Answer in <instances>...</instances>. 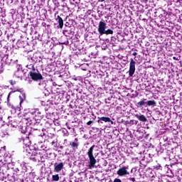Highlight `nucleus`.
<instances>
[{
	"label": "nucleus",
	"mask_w": 182,
	"mask_h": 182,
	"mask_svg": "<svg viewBox=\"0 0 182 182\" xmlns=\"http://www.w3.org/2000/svg\"><path fill=\"white\" fill-rule=\"evenodd\" d=\"M31 114L34 115V117L33 118H28L26 120L31 122L30 124L33 125L35 124L33 121H40L42 119V117H43V114H42V110L39 109H31Z\"/></svg>",
	"instance_id": "obj_1"
},
{
	"label": "nucleus",
	"mask_w": 182,
	"mask_h": 182,
	"mask_svg": "<svg viewBox=\"0 0 182 182\" xmlns=\"http://www.w3.org/2000/svg\"><path fill=\"white\" fill-rule=\"evenodd\" d=\"M29 66H31L32 69L31 71H29V77L31 78L33 81H39L44 80V77H42V75H41L39 71L36 70L33 64L29 65Z\"/></svg>",
	"instance_id": "obj_2"
},
{
	"label": "nucleus",
	"mask_w": 182,
	"mask_h": 182,
	"mask_svg": "<svg viewBox=\"0 0 182 182\" xmlns=\"http://www.w3.org/2000/svg\"><path fill=\"white\" fill-rule=\"evenodd\" d=\"M95 149V145L91 146L90 149H88V152H86V155L88 156V159H90V163L88 164V168L92 169L95 168V165H96V159L95 156L92 155V151Z\"/></svg>",
	"instance_id": "obj_3"
},
{
	"label": "nucleus",
	"mask_w": 182,
	"mask_h": 182,
	"mask_svg": "<svg viewBox=\"0 0 182 182\" xmlns=\"http://www.w3.org/2000/svg\"><path fill=\"white\" fill-rule=\"evenodd\" d=\"M44 150L34 151L31 153V156H29V160H31L34 162H38L42 159V154L44 153Z\"/></svg>",
	"instance_id": "obj_4"
},
{
	"label": "nucleus",
	"mask_w": 182,
	"mask_h": 182,
	"mask_svg": "<svg viewBox=\"0 0 182 182\" xmlns=\"http://www.w3.org/2000/svg\"><path fill=\"white\" fill-rule=\"evenodd\" d=\"M20 143L26 146H29L31 145V141L29 140V136L26 134H23L20 136Z\"/></svg>",
	"instance_id": "obj_5"
},
{
	"label": "nucleus",
	"mask_w": 182,
	"mask_h": 182,
	"mask_svg": "<svg viewBox=\"0 0 182 182\" xmlns=\"http://www.w3.org/2000/svg\"><path fill=\"white\" fill-rule=\"evenodd\" d=\"M134 73H135V61L134 60V58H130V65L129 68V76L132 77L134 76Z\"/></svg>",
	"instance_id": "obj_6"
},
{
	"label": "nucleus",
	"mask_w": 182,
	"mask_h": 182,
	"mask_svg": "<svg viewBox=\"0 0 182 182\" xmlns=\"http://www.w3.org/2000/svg\"><path fill=\"white\" fill-rule=\"evenodd\" d=\"M128 168L129 166H122V168H119V170H117V176L120 177L128 176L129 171H127Z\"/></svg>",
	"instance_id": "obj_7"
},
{
	"label": "nucleus",
	"mask_w": 182,
	"mask_h": 182,
	"mask_svg": "<svg viewBox=\"0 0 182 182\" xmlns=\"http://www.w3.org/2000/svg\"><path fill=\"white\" fill-rule=\"evenodd\" d=\"M97 33H100V35H112L114 34V31L111 29H107V30H97Z\"/></svg>",
	"instance_id": "obj_8"
},
{
	"label": "nucleus",
	"mask_w": 182,
	"mask_h": 182,
	"mask_svg": "<svg viewBox=\"0 0 182 182\" xmlns=\"http://www.w3.org/2000/svg\"><path fill=\"white\" fill-rule=\"evenodd\" d=\"M97 123H100V124H102V122H111L112 124V121L110 120V118H109L108 117H97Z\"/></svg>",
	"instance_id": "obj_9"
},
{
	"label": "nucleus",
	"mask_w": 182,
	"mask_h": 182,
	"mask_svg": "<svg viewBox=\"0 0 182 182\" xmlns=\"http://www.w3.org/2000/svg\"><path fill=\"white\" fill-rule=\"evenodd\" d=\"M63 169V163L60 162V164H55L54 165V171L55 173H59Z\"/></svg>",
	"instance_id": "obj_10"
},
{
	"label": "nucleus",
	"mask_w": 182,
	"mask_h": 182,
	"mask_svg": "<svg viewBox=\"0 0 182 182\" xmlns=\"http://www.w3.org/2000/svg\"><path fill=\"white\" fill-rule=\"evenodd\" d=\"M107 24L104 21H100V24L97 25V31H106Z\"/></svg>",
	"instance_id": "obj_11"
},
{
	"label": "nucleus",
	"mask_w": 182,
	"mask_h": 182,
	"mask_svg": "<svg viewBox=\"0 0 182 182\" xmlns=\"http://www.w3.org/2000/svg\"><path fill=\"white\" fill-rule=\"evenodd\" d=\"M15 77L23 80V77H24V72L21 70H18L16 73H15Z\"/></svg>",
	"instance_id": "obj_12"
},
{
	"label": "nucleus",
	"mask_w": 182,
	"mask_h": 182,
	"mask_svg": "<svg viewBox=\"0 0 182 182\" xmlns=\"http://www.w3.org/2000/svg\"><path fill=\"white\" fill-rule=\"evenodd\" d=\"M55 20L58 21V23L57 28L62 29L63 28V19H62V17H60V16H57V18H55Z\"/></svg>",
	"instance_id": "obj_13"
},
{
	"label": "nucleus",
	"mask_w": 182,
	"mask_h": 182,
	"mask_svg": "<svg viewBox=\"0 0 182 182\" xmlns=\"http://www.w3.org/2000/svg\"><path fill=\"white\" fill-rule=\"evenodd\" d=\"M146 99H141L140 100V102H136V107H143L146 106Z\"/></svg>",
	"instance_id": "obj_14"
},
{
	"label": "nucleus",
	"mask_w": 182,
	"mask_h": 182,
	"mask_svg": "<svg viewBox=\"0 0 182 182\" xmlns=\"http://www.w3.org/2000/svg\"><path fill=\"white\" fill-rule=\"evenodd\" d=\"M63 33L65 37H69L70 35H72V30L70 28H65L63 30Z\"/></svg>",
	"instance_id": "obj_15"
},
{
	"label": "nucleus",
	"mask_w": 182,
	"mask_h": 182,
	"mask_svg": "<svg viewBox=\"0 0 182 182\" xmlns=\"http://www.w3.org/2000/svg\"><path fill=\"white\" fill-rule=\"evenodd\" d=\"M135 117L139 119V121L141 122H146V117L145 115H135Z\"/></svg>",
	"instance_id": "obj_16"
},
{
	"label": "nucleus",
	"mask_w": 182,
	"mask_h": 182,
	"mask_svg": "<svg viewBox=\"0 0 182 182\" xmlns=\"http://www.w3.org/2000/svg\"><path fill=\"white\" fill-rule=\"evenodd\" d=\"M146 104L147 107H154L156 106V102L154 100H148L146 101Z\"/></svg>",
	"instance_id": "obj_17"
},
{
	"label": "nucleus",
	"mask_w": 182,
	"mask_h": 182,
	"mask_svg": "<svg viewBox=\"0 0 182 182\" xmlns=\"http://www.w3.org/2000/svg\"><path fill=\"white\" fill-rule=\"evenodd\" d=\"M78 145L79 144L77 142H70V146L75 149H78Z\"/></svg>",
	"instance_id": "obj_18"
},
{
	"label": "nucleus",
	"mask_w": 182,
	"mask_h": 182,
	"mask_svg": "<svg viewBox=\"0 0 182 182\" xmlns=\"http://www.w3.org/2000/svg\"><path fill=\"white\" fill-rule=\"evenodd\" d=\"M59 180V177H58V174H55V175H53L52 176V181H58Z\"/></svg>",
	"instance_id": "obj_19"
},
{
	"label": "nucleus",
	"mask_w": 182,
	"mask_h": 182,
	"mask_svg": "<svg viewBox=\"0 0 182 182\" xmlns=\"http://www.w3.org/2000/svg\"><path fill=\"white\" fill-rule=\"evenodd\" d=\"M25 99H26V96H25L24 94H21V95H20V104L23 103Z\"/></svg>",
	"instance_id": "obj_20"
},
{
	"label": "nucleus",
	"mask_w": 182,
	"mask_h": 182,
	"mask_svg": "<svg viewBox=\"0 0 182 182\" xmlns=\"http://www.w3.org/2000/svg\"><path fill=\"white\" fill-rule=\"evenodd\" d=\"M8 83H10V85L11 86H15V85H16V80H8Z\"/></svg>",
	"instance_id": "obj_21"
},
{
	"label": "nucleus",
	"mask_w": 182,
	"mask_h": 182,
	"mask_svg": "<svg viewBox=\"0 0 182 182\" xmlns=\"http://www.w3.org/2000/svg\"><path fill=\"white\" fill-rule=\"evenodd\" d=\"M161 168H162L161 165H159V164L156 165V166H154V169L156 171H161Z\"/></svg>",
	"instance_id": "obj_22"
},
{
	"label": "nucleus",
	"mask_w": 182,
	"mask_h": 182,
	"mask_svg": "<svg viewBox=\"0 0 182 182\" xmlns=\"http://www.w3.org/2000/svg\"><path fill=\"white\" fill-rule=\"evenodd\" d=\"M13 93H15V91H11V92H10V93H8V97H7V100L8 99H10V97L11 96V95L13 94Z\"/></svg>",
	"instance_id": "obj_23"
},
{
	"label": "nucleus",
	"mask_w": 182,
	"mask_h": 182,
	"mask_svg": "<svg viewBox=\"0 0 182 182\" xmlns=\"http://www.w3.org/2000/svg\"><path fill=\"white\" fill-rule=\"evenodd\" d=\"M4 62H5V64H6V65H10V61H9L7 57H6V59Z\"/></svg>",
	"instance_id": "obj_24"
},
{
	"label": "nucleus",
	"mask_w": 182,
	"mask_h": 182,
	"mask_svg": "<svg viewBox=\"0 0 182 182\" xmlns=\"http://www.w3.org/2000/svg\"><path fill=\"white\" fill-rule=\"evenodd\" d=\"M113 182H122V181H121L119 178H114Z\"/></svg>",
	"instance_id": "obj_25"
},
{
	"label": "nucleus",
	"mask_w": 182,
	"mask_h": 182,
	"mask_svg": "<svg viewBox=\"0 0 182 182\" xmlns=\"http://www.w3.org/2000/svg\"><path fill=\"white\" fill-rule=\"evenodd\" d=\"M3 73V64L0 65V74Z\"/></svg>",
	"instance_id": "obj_26"
},
{
	"label": "nucleus",
	"mask_w": 182,
	"mask_h": 182,
	"mask_svg": "<svg viewBox=\"0 0 182 182\" xmlns=\"http://www.w3.org/2000/svg\"><path fill=\"white\" fill-rule=\"evenodd\" d=\"M92 124V121H89L88 122H86V125L90 126Z\"/></svg>",
	"instance_id": "obj_27"
},
{
	"label": "nucleus",
	"mask_w": 182,
	"mask_h": 182,
	"mask_svg": "<svg viewBox=\"0 0 182 182\" xmlns=\"http://www.w3.org/2000/svg\"><path fill=\"white\" fill-rule=\"evenodd\" d=\"M55 143H57V141L53 140V141H52L50 142V144H51L52 146H53V144H55Z\"/></svg>",
	"instance_id": "obj_28"
},
{
	"label": "nucleus",
	"mask_w": 182,
	"mask_h": 182,
	"mask_svg": "<svg viewBox=\"0 0 182 182\" xmlns=\"http://www.w3.org/2000/svg\"><path fill=\"white\" fill-rule=\"evenodd\" d=\"M129 180H130V181L135 182L134 178H129Z\"/></svg>",
	"instance_id": "obj_29"
},
{
	"label": "nucleus",
	"mask_w": 182,
	"mask_h": 182,
	"mask_svg": "<svg viewBox=\"0 0 182 182\" xmlns=\"http://www.w3.org/2000/svg\"><path fill=\"white\" fill-rule=\"evenodd\" d=\"M132 55L136 56V52H134V53H132Z\"/></svg>",
	"instance_id": "obj_30"
},
{
	"label": "nucleus",
	"mask_w": 182,
	"mask_h": 182,
	"mask_svg": "<svg viewBox=\"0 0 182 182\" xmlns=\"http://www.w3.org/2000/svg\"><path fill=\"white\" fill-rule=\"evenodd\" d=\"M173 60H177V58H176V57H173Z\"/></svg>",
	"instance_id": "obj_31"
},
{
	"label": "nucleus",
	"mask_w": 182,
	"mask_h": 182,
	"mask_svg": "<svg viewBox=\"0 0 182 182\" xmlns=\"http://www.w3.org/2000/svg\"><path fill=\"white\" fill-rule=\"evenodd\" d=\"M105 0H97V1H100V2H104Z\"/></svg>",
	"instance_id": "obj_32"
},
{
	"label": "nucleus",
	"mask_w": 182,
	"mask_h": 182,
	"mask_svg": "<svg viewBox=\"0 0 182 182\" xmlns=\"http://www.w3.org/2000/svg\"><path fill=\"white\" fill-rule=\"evenodd\" d=\"M75 141H78V139H75Z\"/></svg>",
	"instance_id": "obj_33"
},
{
	"label": "nucleus",
	"mask_w": 182,
	"mask_h": 182,
	"mask_svg": "<svg viewBox=\"0 0 182 182\" xmlns=\"http://www.w3.org/2000/svg\"><path fill=\"white\" fill-rule=\"evenodd\" d=\"M130 122H134V121H133V120H131Z\"/></svg>",
	"instance_id": "obj_34"
},
{
	"label": "nucleus",
	"mask_w": 182,
	"mask_h": 182,
	"mask_svg": "<svg viewBox=\"0 0 182 182\" xmlns=\"http://www.w3.org/2000/svg\"><path fill=\"white\" fill-rule=\"evenodd\" d=\"M65 136H68V134H65Z\"/></svg>",
	"instance_id": "obj_35"
},
{
	"label": "nucleus",
	"mask_w": 182,
	"mask_h": 182,
	"mask_svg": "<svg viewBox=\"0 0 182 182\" xmlns=\"http://www.w3.org/2000/svg\"><path fill=\"white\" fill-rule=\"evenodd\" d=\"M63 75H60V77H63Z\"/></svg>",
	"instance_id": "obj_36"
},
{
	"label": "nucleus",
	"mask_w": 182,
	"mask_h": 182,
	"mask_svg": "<svg viewBox=\"0 0 182 182\" xmlns=\"http://www.w3.org/2000/svg\"><path fill=\"white\" fill-rule=\"evenodd\" d=\"M64 141H67V139L64 140Z\"/></svg>",
	"instance_id": "obj_37"
},
{
	"label": "nucleus",
	"mask_w": 182,
	"mask_h": 182,
	"mask_svg": "<svg viewBox=\"0 0 182 182\" xmlns=\"http://www.w3.org/2000/svg\"><path fill=\"white\" fill-rule=\"evenodd\" d=\"M181 12H182V10H181Z\"/></svg>",
	"instance_id": "obj_38"
}]
</instances>
